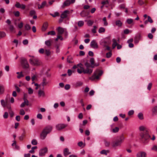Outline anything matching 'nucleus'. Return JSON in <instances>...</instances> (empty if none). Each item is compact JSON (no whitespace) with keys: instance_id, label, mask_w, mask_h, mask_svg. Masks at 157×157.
<instances>
[{"instance_id":"nucleus-1","label":"nucleus","mask_w":157,"mask_h":157,"mask_svg":"<svg viewBox=\"0 0 157 157\" xmlns=\"http://www.w3.org/2000/svg\"><path fill=\"white\" fill-rule=\"evenodd\" d=\"M84 65L86 67L85 69L83 67V65L81 63L78 64V65L79 66L80 68H78L77 69V72L79 74L83 73L84 74L90 75L92 72L93 70L90 67V64L87 62H86L84 63Z\"/></svg>"},{"instance_id":"nucleus-2","label":"nucleus","mask_w":157,"mask_h":157,"mask_svg":"<svg viewBox=\"0 0 157 157\" xmlns=\"http://www.w3.org/2000/svg\"><path fill=\"white\" fill-rule=\"evenodd\" d=\"M140 131V135L143 143L146 144L147 143L150 137L148 134L147 128L144 126H141L139 128Z\"/></svg>"},{"instance_id":"nucleus-3","label":"nucleus","mask_w":157,"mask_h":157,"mask_svg":"<svg viewBox=\"0 0 157 157\" xmlns=\"http://www.w3.org/2000/svg\"><path fill=\"white\" fill-rule=\"evenodd\" d=\"M52 128V126L50 125H48L44 127L40 133V138L42 140H44L47 135L51 132Z\"/></svg>"},{"instance_id":"nucleus-4","label":"nucleus","mask_w":157,"mask_h":157,"mask_svg":"<svg viewBox=\"0 0 157 157\" xmlns=\"http://www.w3.org/2000/svg\"><path fill=\"white\" fill-rule=\"evenodd\" d=\"M103 71L98 69H97L94 73L93 75L89 78L91 81L95 79H99L100 77L102 75Z\"/></svg>"},{"instance_id":"nucleus-5","label":"nucleus","mask_w":157,"mask_h":157,"mask_svg":"<svg viewBox=\"0 0 157 157\" xmlns=\"http://www.w3.org/2000/svg\"><path fill=\"white\" fill-rule=\"evenodd\" d=\"M30 64L33 66H37L40 65L41 64V62L36 57L34 56H32L29 60Z\"/></svg>"},{"instance_id":"nucleus-6","label":"nucleus","mask_w":157,"mask_h":157,"mask_svg":"<svg viewBox=\"0 0 157 157\" xmlns=\"http://www.w3.org/2000/svg\"><path fill=\"white\" fill-rule=\"evenodd\" d=\"M124 139V136L122 135L117 137L116 141L113 143L112 144V146L115 147L120 145L123 142Z\"/></svg>"},{"instance_id":"nucleus-7","label":"nucleus","mask_w":157,"mask_h":157,"mask_svg":"<svg viewBox=\"0 0 157 157\" xmlns=\"http://www.w3.org/2000/svg\"><path fill=\"white\" fill-rule=\"evenodd\" d=\"M21 63L24 68H28L29 65L27 59L24 57H21L20 58Z\"/></svg>"},{"instance_id":"nucleus-8","label":"nucleus","mask_w":157,"mask_h":157,"mask_svg":"<svg viewBox=\"0 0 157 157\" xmlns=\"http://www.w3.org/2000/svg\"><path fill=\"white\" fill-rule=\"evenodd\" d=\"M48 151V148L47 147L41 148L39 151V155L40 156H44Z\"/></svg>"},{"instance_id":"nucleus-9","label":"nucleus","mask_w":157,"mask_h":157,"mask_svg":"<svg viewBox=\"0 0 157 157\" xmlns=\"http://www.w3.org/2000/svg\"><path fill=\"white\" fill-rule=\"evenodd\" d=\"M70 13V11L68 10H65L60 15V17L61 18H67L68 15Z\"/></svg>"},{"instance_id":"nucleus-10","label":"nucleus","mask_w":157,"mask_h":157,"mask_svg":"<svg viewBox=\"0 0 157 157\" xmlns=\"http://www.w3.org/2000/svg\"><path fill=\"white\" fill-rule=\"evenodd\" d=\"M67 126V125L63 124H57L56 127L58 130H60Z\"/></svg>"},{"instance_id":"nucleus-11","label":"nucleus","mask_w":157,"mask_h":157,"mask_svg":"<svg viewBox=\"0 0 157 157\" xmlns=\"http://www.w3.org/2000/svg\"><path fill=\"white\" fill-rule=\"evenodd\" d=\"M90 46L91 48L94 49H97L98 48V44L95 40H93L91 41Z\"/></svg>"},{"instance_id":"nucleus-12","label":"nucleus","mask_w":157,"mask_h":157,"mask_svg":"<svg viewBox=\"0 0 157 157\" xmlns=\"http://www.w3.org/2000/svg\"><path fill=\"white\" fill-rule=\"evenodd\" d=\"M136 157H146L147 154L144 151H139L136 155Z\"/></svg>"},{"instance_id":"nucleus-13","label":"nucleus","mask_w":157,"mask_h":157,"mask_svg":"<svg viewBox=\"0 0 157 157\" xmlns=\"http://www.w3.org/2000/svg\"><path fill=\"white\" fill-rule=\"evenodd\" d=\"M58 32V34L60 35L62 34L64 32V29L60 27H59L56 29Z\"/></svg>"},{"instance_id":"nucleus-14","label":"nucleus","mask_w":157,"mask_h":157,"mask_svg":"<svg viewBox=\"0 0 157 157\" xmlns=\"http://www.w3.org/2000/svg\"><path fill=\"white\" fill-rule=\"evenodd\" d=\"M71 153L69 151V149L67 148H66L63 150V155L65 156H67L68 155Z\"/></svg>"},{"instance_id":"nucleus-15","label":"nucleus","mask_w":157,"mask_h":157,"mask_svg":"<svg viewBox=\"0 0 157 157\" xmlns=\"http://www.w3.org/2000/svg\"><path fill=\"white\" fill-rule=\"evenodd\" d=\"M48 6V5L47 4L46 2L44 1L42 3L41 5H38V8L39 9H40L44 8L45 6Z\"/></svg>"},{"instance_id":"nucleus-16","label":"nucleus","mask_w":157,"mask_h":157,"mask_svg":"<svg viewBox=\"0 0 157 157\" xmlns=\"http://www.w3.org/2000/svg\"><path fill=\"white\" fill-rule=\"evenodd\" d=\"M48 83V82L47 81L46 78H43L42 82L41 84L43 86H44L46 85Z\"/></svg>"},{"instance_id":"nucleus-17","label":"nucleus","mask_w":157,"mask_h":157,"mask_svg":"<svg viewBox=\"0 0 157 157\" xmlns=\"http://www.w3.org/2000/svg\"><path fill=\"white\" fill-rule=\"evenodd\" d=\"M152 111L153 115L157 114V106H155L152 108Z\"/></svg>"},{"instance_id":"nucleus-18","label":"nucleus","mask_w":157,"mask_h":157,"mask_svg":"<svg viewBox=\"0 0 157 157\" xmlns=\"http://www.w3.org/2000/svg\"><path fill=\"white\" fill-rule=\"evenodd\" d=\"M48 26V23L47 22H45L43 25L42 30L43 31H45L47 28Z\"/></svg>"},{"instance_id":"nucleus-19","label":"nucleus","mask_w":157,"mask_h":157,"mask_svg":"<svg viewBox=\"0 0 157 157\" xmlns=\"http://www.w3.org/2000/svg\"><path fill=\"white\" fill-rule=\"evenodd\" d=\"M38 96L39 97L42 96L44 97L45 96V93L43 91L41 90H39L38 92Z\"/></svg>"},{"instance_id":"nucleus-20","label":"nucleus","mask_w":157,"mask_h":157,"mask_svg":"<svg viewBox=\"0 0 157 157\" xmlns=\"http://www.w3.org/2000/svg\"><path fill=\"white\" fill-rule=\"evenodd\" d=\"M113 43L112 44V47L113 48H114L117 45V40L116 39H113Z\"/></svg>"},{"instance_id":"nucleus-21","label":"nucleus","mask_w":157,"mask_h":157,"mask_svg":"<svg viewBox=\"0 0 157 157\" xmlns=\"http://www.w3.org/2000/svg\"><path fill=\"white\" fill-rule=\"evenodd\" d=\"M151 150L152 151L157 152V145H153L151 148Z\"/></svg>"},{"instance_id":"nucleus-22","label":"nucleus","mask_w":157,"mask_h":157,"mask_svg":"<svg viewBox=\"0 0 157 157\" xmlns=\"http://www.w3.org/2000/svg\"><path fill=\"white\" fill-rule=\"evenodd\" d=\"M116 25L119 27L121 26L122 25V23L120 20H117L115 22Z\"/></svg>"},{"instance_id":"nucleus-23","label":"nucleus","mask_w":157,"mask_h":157,"mask_svg":"<svg viewBox=\"0 0 157 157\" xmlns=\"http://www.w3.org/2000/svg\"><path fill=\"white\" fill-rule=\"evenodd\" d=\"M51 40H47L45 41V44L48 47H49L51 45Z\"/></svg>"},{"instance_id":"nucleus-24","label":"nucleus","mask_w":157,"mask_h":157,"mask_svg":"<svg viewBox=\"0 0 157 157\" xmlns=\"http://www.w3.org/2000/svg\"><path fill=\"white\" fill-rule=\"evenodd\" d=\"M71 4L70 1L69 0H66L64 2V4L65 6H68Z\"/></svg>"},{"instance_id":"nucleus-25","label":"nucleus","mask_w":157,"mask_h":157,"mask_svg":"<svg viewBox=\"0 0 157 157\" xmlns=\"http://www.w3.org/2000/svg\"><path fill=\"white\" fill-rule=\"evenodd\" d=\"M4 91V87L3 86L0 84V94L3 93Z\"/></svg>"},{"instance_id":"nucleus-26","label":"nucleus","mask_w":157,"mask_h":157,"mask_svg":"<svg viewBox=\"0 0 157 157\" xmlns=\"http://www.w3.org/2000/svg\"><path fill=\"white\" fill-rule=\"evenodd\" d=\"M50 14L53 17H56V16H59V14L58 12H56L54 14L50 13Z\"/></svg>"},{"instance_id":"nucleus-27","label":"nucleus","mask_w":157,"mask_h":157,"mask_svg":"<svg viewBox=\"0 0 157 157\" xmlns=\"http://www.w3.org/2000/svg\"><path fill=\"white\" fill-rule=\"evenodd\" d=\"M105 31V29L103 27H100L98 30V32L100 33H104Z\"/></svg>"},{"instance_id":"nucleus-28","label":"nucleus","mask_w":157,"mask_h":157,"mask_svg":"<svg viewBox=\"0 0 157 157\" xmlns=\"http://www.w3.org/2000/svg\"><path fill=\"white\" fill-rule=\"evenodd\" d=\"M104 144L105 147H109L110 144V143L109 141L105 140H104Z\"/></svg>"},{"instance_id":"nucleus-29","label":"nucleus","mask_w":157,"mask_h":157,"mask_svg":"<svg viewBox=\"0 0 157 157\" xmlns=\"http://www.w3.org/2000/svg\"><path fill=\"white\" fill-rule=\"evenodd\" d=\"M6 34L5 33L3 32L0 31V38H2L6 36Z\"/></svg>"},{"instance_id":"nucleus-30","label":"nucleus","mask_w":157,"mask_h":157,"mask_svg":"<svg viewBox=\"0 0 157 157\" xmlns=\"http://www.w3.org/2000/svg\"><path fill=\"white\" fill-rule=\"evenodd\" d=\"M138 118L140 120H142L144 118L143 114L141 113H140L138 114Z\"/></svg>"},{"instance_id":"nucleus-31","label":"nucleus","mask_w":157,"mask_h":157,"mask_svg":"<svg viewBox=\"0 0 157 157\" xmlns=\"http://www.w3.org/2000/svg\"><path fill=\"white\" fill-rule=\"evenodd\" d=\"M36 11L34 10H31L29 12L30 15L31 16H33V15H35L36 14Z\"/></svg>"},{"instance_id":"nucleus-32","label":"nucleus","mask_w":157,"mask_h":157,"mask_svg":"<svg viewBox=\"0 0 157 157\" xmlns=\"http://www.w3.org/2000/svg\"><path fill=\"white\" fill-rule=\"evenodd\" d=\"M103 21H104V25L105 26H107L108 25V23L106 21V17H104L103 19Z\"/></svg>"},{"instance_id":"nucleus-33","label":"nucleus","mask_w":157,"mask_h":157,"mask_svg":"<svg viewBox=\"0 0 157 157\" xmlns=\"http://www.w3.org/2000/svg\"><path fill=\"white\" fill-rule=\"evenodd\" d=\"M133 19L131 18H128L127 19L126 21L128 24H131L132 23Z\"/></svg>"},{"instance_id":"nucleus-34","label":"nucleus","mask_w":157,"mask_h":157,"mask_svg":"<svg viewBox=\"0 0 157 157\" xmlns=\"http://www.w3.org/2000/svg\"><path fill=\"white\" fill-rule=\"evenodd\" d=\"M9 113L10 115V117H13L14 115V113L11 110H9Z\"/></svg>"},{"instance_id":"nucleus-35","label":"nucleus","mask_w":157,"mask_h":157,"mask_svg":"<svg viewBox=\"0 0 157 157\" xmlns=\"http://www.w3.org/2000/svg\"><path fill=\"white\" fill-rule=\"evenodd\" d=\"M48 35H56V33L54 31H49L48 33Z\"/></svg>"},{"instance_id":"nucleus-36","label":"nucleus","mask_w":157,"mask_h":157,"mask_svg":"<svg viewBox=\"0 0 157 157\" xmlns=\"http://www.w3.org/2000/svg\"><path fill=\"white\" fill-rule=\"evenodd\" d=\"M31 143L33 145H36L37 144V141L35 139H33L31 141Z\"/></svg>"},{"instance_id":"nucleus-37","label":"nucleus","mask_w":157,"mask_h":157,"mask_svg":"<svg viewBox=\"0 0 157 157\" xmlns=\"http://www.w3.org/2000/svg\"><path fill=\"white\" fill-rule=\"evenodd\" d=\"M25 29L26 30H29L31 29V27L29 26V25L28 24H26L25 26Z\"/></svg>"},{"instance_id":"nucleus-38","label":"nucleus","mask_w":157,"mask_h":157,"mask_svg":"<svg viewBox=\"0 0 157 157\" xmlns=\"http://www.w3.org/2000/svg\"><path fill=\"white\" fill-rule=\"evenodd\" d=\"M19 113L20 115H24L25 114V112L23 109H21L20 110Z\"/></svg>"},{"instance_id":"nucleus-39","label":"nucleus","mask_w":157,"mask_h":157,"mask_svg":"<svg viewBox=\"0 0 157 157\" xmlns=\"http://www.w3.org/2000/svg\"><path fill=\"white\" fill-rule=\"evenodd\" d=\"M109 152L108 151H106L105 150H103L100 152V153L102 154H105V155H107V152Z\"/></svg>"},{"instance_id":"nucleus-40","label":"nucleus","mask_w":157,"mask_h":157,"mask_svg":"<svg viewBox=\"0 0 157 157\" xmlns=\"http://www.w3.org/2000/svg\"><path fill=\"white\" fill-rule=\"evenodd\" d=\"M119 130V128L117 127H116L115 128H113V132L114 133H116Z\"/></svg>"},{"instance_id":"nucleus-41","label":"nucleus","mask_w":157,"mask_h":157,"mask_svg":"<svg viewBox=\"0 0 157 157\" xmlns=\"http://www.w3.org/2000/svg\"><path fill=\"white\" fill-rule=\"evenodd\" d=\"M84 25V22L82 21H79L78 22V25L79 26H82Z\"/></svg>"},{"instance_id":"nucleus-42","label":"nucleus","mask_w":157,"mask_h":157,"mask_svg":"<svg viewBox=\"0 0 157 157\" xmlns=\"http://www.w3.org/2000/svg\"><path fill=\"white\" fill-rule=\"evenodd\" d=\"M82 84H83V83L82 82L79 81V82H77L76 83V86H81L82 85Z\"/></svg>"},{"instance_id":"nucleus-43","label":"nucleus","mask_w":157,"mask_h":157,"mask_svg":"<svg viewBox=\"0 0 157 157\" xmlns=\"http://www.w3.org/2000/svg\"><path fill=\"white\" fill-rule=\"evenodd\" d=\"M112 55V53L110 52H109L106 53V56L107 58H109L111 57Z\"/></svg>"},{"instance_id":"nucleus-44","label":"nucleus","mask_w":157,"mask_h":157,"mask_svg":"<svg viewBox=\"0 0 157 157\" xmlns=\"http://www.w3.org/2000/svg\"><path fill=\"white\" fill-rule=\"evenodd\" d=\"M23 100L24 101V102L25 103V105H28L29 102V101H28V100L27 99H26V98H23Z\"/></svg>"},{"instance_id":"nucleus-45","label":"nucleus","mask_w":157,"mask_h":157,"mask_svg":"<svg viewBox=\"0 0 157 157\" xmlns=\"http://www.w3.org/2000/svg\"><path fill=\"white\" fill-rule=\"evenodd\" d=\"M45 53L48 56H49L50 54V52L49 50L46 49Z\"/></svg>"},{"instance_id":"nucleus-46","label":"nucleus","mask_w":157,"mask_h":157,"mask_svg":"<svg viewBox=\"0 0 157 157\" xmlns=\"http://www.w3.org/2000/svg\"><path fill=\"white\" fill-rule=\"evenodd\" d=\"M90 62L91 66L93 65L94 63V59L93 58H91L90 60Z\"/></svg>"},{"instance_id":"nucleus-47","label":"nucleus","mask_w":157,"mask_h":157,"mask_svg":"<svg viewBox=\"0 0 157 157\" xmlns=\"http://www.w3.org/2000/svg\"><path fill=\"white\" fill-rule=\"evenodd\" d=\"M72 58L71 57H68L67 58V61L69 63H72Z\"/></svg>"},{"instance_id":"nucleus-48","label":"nucleus","mask_w":157,"mask_h":157,"mask_svg":"<svg viewBox=\"0 0 157 157\" xmlns=\"http://www.w3.org/2000/svg\"><path fill=\"white\" fill-rule=\"evenodd\" d=\"M33 93V90L31 88H29L28 89V93L29 94H32Z\"/></svg>"},{"instance_id":"nucleus-49","label":"nucleus","mask_w":157,"mask_h":157,"mask_svg":"<svg viewBox=\"0 0 157 157\" xmlns=\"http://www.w3.org/2000/svg\"><path fill=\"white\" fill-rule=\"evenodd\" d=\"M147 20L148 21H149L151 23H152L153 22V21L152 19L151 18L150 16H147Z\"/></svg>"},{"instance_id":"nucleus-50","label":"nucleus","mask_w":157,"mask_h":157,"mask_svg":"<svg viewBox=\"0 0 157 157\" xmlns=\"http://www.w3.org/2000/svg\"><path fill=\"white\" fill-rule=\"evenodd\" d=\"M60 39L61 40H63V38L62 37V36L60 35H58L57 36V37L56 39V41H57L59 39Z\"/></svg>"},{"instance_id":"nucleus-51","label":"nucleus","mask_w":157,"mask_h":157,"mask_svg":"<svg viewBox=\"0 0 157 157\" xmlns=\"http://www.w3.org/2000/svg\"><path fill=\"white\" fill-rule=\"evenodd\" d=\"M4 118L5 119H6L8 117V114L7 112H5L3 116Z\"/></svg>"},{"instance_id":"nucleus-52","label":"nucleus","mask_w":157,"mask_h":157,"mask_svg":"<svg viewBox=\"0 0 157 157\" xmlns=\"http://www.w3.org/2000/svg\"><path fill=\"white\" fill-rule=\"evenodd\" d=\"M101 4H102L103 5H104L105 4H109V2L108 0L104 1L101 2Z\"/></svg>"},{"instance_id":"nucleus-53","label":"nucleus","mask_w":157,"mask_h":157,"mask_svg":"<svg viewBox=\"0 0 157 157\" xmlns=\"http://www.w3.org/2000/svg\"><path fill=\"white\" fill-rule=\"evenodd\" d=\"M139 38L137 37H136L134 38V42L135 44H137L139 42Z\"/></svg>"},{"instance_id":"nucleus-54","label":"nucleus","mask_w":157,"mask_h":157,"mask_svg":"<svg viewBox=\"0 0 157 157\" xmlns=\"http://www.w3.org/2000/svg\"><path fill=\"white\" fill-rule=\"evenodd\" d=\"M24 77V75L22 74V72H20V74L18 75L17 76V78H21Z\"/></svg>"},{"instance_id":"nucleus-55","label":"nucleus","mask_w":157,"mask_h":157,"mask_svg":"<svg viewBox=\"0 0 157 157\" xmlns=\"http://www.w3.org/2000/svg\"><path fill=\"white\" fill-rule=\"evenodd\" d=\"M37 117L40 119H42L43 117L40 113H38L37 115Z\"/></svg>"},{"instance_id":"nucleus-56","label":"nucleus","mask_w":157,"mask_h":157,"mask_svg":"<svg viewBox=\"0 0 157 157\" xmlns=\"http://www.w3.org/2000/svg\"><path fill=\"white\" fill-rule=\"evenodd\" d=\"M14 15L16 17H18L20 15V12L18 11H17L14 12Z\"/></svg>"},{"instance_id":"nucleus-57","label":"nucleus","mask_w":157,"mask_h":157,"mask_svg":"<svg viewBox=\"0 0 157 157\" xmlns=\"http://www.w3.org/2000/svg\"><path fill=\"white\" fill-rule=\"evenodd\" d=\"M2 105L3 107H5L6 105L4 100L3 99L1 101Z\"/></svg>"},{"instance_id":"nucleus-58","label":"nucleus","mask_w":157,"mask_h":157,"mask_svg":"<svg viewBox=\"0 0 157 157\" xmlns=\"http://www.w3.org/2000/svg\"><path fill=\"white\" fill-rule=\"evenodd\" d=\"M152 85V84L151 83H150L148 85V86H147V89L149 90H150L151 88V87Z\"/></svg>"},{"instance_id":"nucleus-59","label":"nucleus","mask_w":157,"mask_h":157,"mask_svg":"<svg viewBox=\"0 0 157 157\" xmlns=\"http://www.w3.org/2000/svg\"><path fill=\"white\" fill-rule=\"evenodd\" d=\"M22 43L24 45H26L28 43V41L27 40L25 39L23 41Z\"/></svg>"},{"instance_id":"nucleus-60","label":"nucleus","mask_w":157,"mask_h":157,"mask_svg":"<svg viewBox=\"0 0 157 157\" xmlns=\"http://www.w3.org/2000/svg\"><path fill=\"white\" fill-rule=\"evenodd\" d=\"M134 113V111L133 110H131L128 112V114L129 115H131L133 114Z\"/></svg>"},{"instance_id":"nucleus-61","label":"nucleus","mask_w":157,"mask_h":157,"mask_svg":"<svg viewBox=\"0 0 157 157\" xmlns=\"http://www.w3.org/2000/svg\"><path fill=\"white\" fill-rule=\"evenodd\" d=\"M25 135L24 134H22L21 136L19 137V139L20 140H22L24 137H25Z\"/></svg>"},{"instance_id":"nucleus-62","label":"nucleus","mask_w":157,"mask_h":157,"mask_svg":"<svg viewBox=\"0 0 157 157\" xmlns=\"http://www.w3.org/2000/svg\"><path fill=\"white\" fill-rule=\"evenodd\" d=\"M138 3L140 5H142L144 4V2L142 0H139L138 1Z\"/></svg>"},{"instance_id":"nucleus-63","label":"nucleus","mask_w":157,"mask_h":157,"mask_svg":"<svg viewBox=\"0 0 157 157\" xmlns=\"http://www.w3.org/2000/svg\"><path fill=\"white\" fill-rule=\"evenodd\" d=\"M39 52L40 53L43 54L44 52V50L43 48H41L39 50Z\"/></svg>"},{"instance_id":"nucleus-64","label":"nucleus","mask_w":157,"mask_h":157,"mask_svg":"<svg viewBox=\"0 0 157 157\" xmlns=\"http://www.w3.org/2000/svg\"><path fill=\"white\" fill-rule=\"evenodd\" d=\"M70 86L69 84H67L65 86V88L67 90H68L70 89Z\"/></svg>"}]
</instances>
